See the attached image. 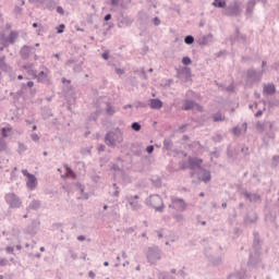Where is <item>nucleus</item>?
Wrapping results in <instances>:
<instances>
[{
  "mask_svg": "<svg viewBox=\"0 0 279 279\" xmlns=\"http://www.w3.org/2000/svg\"><path fill=\"white\" fill-rule=\"evenodd\" d=\"M278 162H279V156H274L272 157V167H278Z\"/></svg>",
  "mask_w": 279,
  "mask_h": 279,
  "instance_id": "nucleus-53",
  "label": "nucleus"
},
{
  "mask_svg": "<svg viewBox=\"0 0 279 279\" xmlns=\"http://www.w3.org/2000/svg\"><path fill=\"white\" fill-rule=\"evenodd\" d=\"M22 12H23V9L21 7H19V5H15L14 13L15 14H22Z\"/></svg>",
  "mask_w": 279,
  "mask_h": 279,
  "instance_id": "nucleus-56",
  "label": "nucleus"
},
{
  "mask_svg": "<svg viewBox=\"0 0 279 279\" xmlns=\"http://www.w3.org/2000/svg\"><path fill=\"white\" fill-rule=\"evenodd\" d=\"M253 250H254V253H251L248 258V265L251 266H254L256 265V263L260 262V244L256 235L253 242Z\"/></svg>",
  "mask_w": 279,
  "mask_h": 279,
  "instance_id": "nucleus-5",
  "label": "nucleus"
},
{
  "mask_svg": "<svg viewBox=\"0 0 279 279\" xmlns=\"http://www.w3.org/2000/svg\"><path fill=\"white\" fill-rule=\"evenodd\" d=\"M101 113V111L97 110L96 112L92 113L89 116V121H97V119H99V114Z\"/></svg>",
  "mask_w": 279,
  "mask_h": 279,
  "instance_id": "nucleus-36",
  "label": "nucleus"
},
{
  "mask_svg": "<svg viewBox=\"0 0 279 279\" xmlns=\"http://www.w3.org/2000/svg\"><path fill=\"white\" fill-rule=\"evenodd\" d=\"M146 258L149 265H156L162 258V251L158 246H150L146 251Z\"/></svg>",
  "mask_w": 279,
  "mask_h": 279,
  "instance_id": "nucleus-2",
  "label": "nucleus"
},
{
  "mask_svg": "<svg viewBox=\"0 0 279 279\" xmlns=\"http://www.w3.org/2000/svg\"><path fill=\"white\" fill-rule=\"evenodd\" d=\"M241 5H243L241 0H233L225 8L223 14L226 16H239L241 14Z\"/></svg>",
  "mask_w": 279,
  "mask_h": 279,
  "instance_id": "nucleus-3",
  "label": "nucleus"
},
{
  "mask_svg": "<svg viewBox=\"0 0 279 279\" xmlns=\"http://www.w3.org/2000/svg\"><path fill=\"white\" fill-rule=\"evenodd\" d=\"M159 279H175V277H173L167 272H160Z\"/></svg>",
  "mask_w": 279,
  "mask_h": 279,
  "instance_id": "nucleus-38",
  "label": "nucleus"
},
{
  "mask_svg": "<svg viewBox=\"0 0 279 279\" xmlns=\"http://www.w3.org/2000/svg\"><path fill=\"white\" fill-rule=\"evenodd\" d=\"M146 205L155 208L157 213H162V210H165V203L162 202V197H160L158 194L150 195L146 199Z\"/></svg>",
  "mask_w": 279,
  "mask_h": 279,
  "instance_id": "nucleus-4",
  "label": "nucleus"
},
{
  "mask_svg": "<svg viewBox=\"0 0 279 279\" xmlns=\"http://www.w3.org/2000/svg\"><path fill=\"white\" fill-rule=\"evenodd\" d=\"M128 202L132 210H141V203H138V195L129 196Z\"/></svg>",
  "mask_w": 279,
  "mask_h": 279,
  "instance_id": "nucleus-14",
  "label": "nucleus"
},
{
  "mask_svg": "<svg viewBox=\"0 0 279 279\" xmlns=\"http://www.w3.org/2000/svg\"><path fill=\"white\" fill-rule=\"evenodd\" d=\"M64 24H60L58 27H57V34H64Z\"/></svg>",
  "mask_w": 279,
  "mask_h": 279,
  "instance_id": "nucleus-47",
  "label": "nucleus"
},
{
  "mask_svg": "<svg viewBox=\"0 0 279 279\" xmlns=\"http://www.w3.org/2000/svg\"><path fill=\"white\" fill-rule=\"evenodd\" d=\"M101 58H102L104 60H108V59L110 58V52H109L108 50L105 51V52H102Z\"/></svg>",
  "mask_w": 279,
  "mask_h": 279,
  "instance_id": "nucleus-55",
  "label": "nucleus"
},
{
  "mask_svg": "<svg viewBox=\"0 0 279 279\" xmlns=\"http://www.w3.org/2000/svg\"><path fill=\"white\" fill-rule=\"evenodd\" d=\"M132 23H133L132 19L124 16L121 20H119L118 27H120V29H123V27H130Z\"/></svg>",
  "mask_w": 279,
  "mask_h": 279,
  "instance_id": "nucleus-17",
  "label": "nucleus"
},
{
  "mask_svg": "<svg viewBox=\"0 0 279 279\" xmlns=\"http://www.w3.org/2000/svg\"><path fill=\"white\" fill-rule=\"evenodd\" d=\"M213 119L215 123H219V121H226V116L221 114V112H217L213 114Z\"/></svg>",
  "mask_w": 279,
  "mask_h": 279,
  "instance_id": "nucleus-28",
  "label": "nucleus"
},
{
  "mask_svg": "<svg viewBox=\"0 0 279 279\" xmlns=\"http://www.w3.org/2000/svg\"><path fill=\"white\" fill-rule=\"evenodd\" d=\"M233 134L234 136H240L241 135V129L239 126L233 128Z\"/></svg>",
  "mask_w": 279,
  "mask_h": 279,
  "instance_id": "nucleus-51",
  "label": "nucleus"
},
{
  "mask_svg": "<svg viewBox=\"0 0 279 279\" xmlns=\"http://www.w3.org/2000/svg\"><path fill=\"white\" fill-rule=\"evenodd\" d=\"M241 154H243V156H250V147L242 146L241 147Z\"/></svg>",
  "mask_w": 279,
  "mask_h": 279,
  "instance_id": "nucleus-40",
  "label": "nucleus"
},
{
  "mask_svg": "<svg viewBox=\"0 0 279 279\" xmlns=\"http://www.w3.org/2000/svg\"><path fill=\"white\" fill-rule=\"evenodd\" d=\"M243 195L246 199H250L251 202H258V199H260V195L252 194L247 191L243 192Z\"/></svg>",
  "mask_w": 279,
  "mask_h": 279,
  "instance_id": "nucleus-23",
  "label": "nucleus"
},
{
  "mask_svg": "<svg viewBox=\"0 0 279 279\" xmlns=\"http://www.w3.org/2000/svg\"><path fill=\"white\" fill-rule=\"evenodd\" d=\"M213 7L214 8H225L226 7V0H214Z\"/></svg>",
  "mask_w": 279,
  "mask_h": 279,
  "instance_id": "nucleus-33",
  "label": "nucleus"
},
{
  "mask_svg": "<svg viewBox=\"0 0 279 279\" xmlns=\"http://www.w3.org/2000/svg\"><path fill=\"white\" fill-rule=\"evenodd\" d=\"M105 143L108 147H117V145H121V143H123V131L116 128L113 131L107 132Z\"/></svg>",
  "mask_w": 279,
  "mask_h": 279,
  "instance_id": "nucleus-1",
  "label": "nucleus"
},
{
  "mask_svg": "<svg viewBox=\"0 0 279 279\" xmlns=\"http://www.w3.org/2000/svg\"><path fill=\"white\" fill-rule=\"evenodd\" d=\"M184 43L185 45H193L195 43V37H193V35H187L184 38Z\"/></svg>",
  "mask_w": 279,
  "mask_h": 279,
  "instance_id": "nucleus-34",
  "label": "nucleus"
},
{
  "mask_svg": "<svg viewBox=\"0 0 279 279\" xmlns=\"http://www.w3.org/2000/svg\"><path fill=\"white\" fill-rule=\"evenodd\" d=\"M22 69H24V71H26V73L31 75L33 80L36 77V74L38 73L36 70H34V64L32 63L23 65Z\"/></svg>",
  "mask_w": 279,
  "mask_h": 279,
  "instance_id": "nucleus-20",
  "label": "nucleus"
},
{
  "mask_svg": "<svg viewBox=\"0 0 279 279\" xmlns=\"http://www.w3.org/2000/svg\"><path fill=\"white\" fill-rule=\"evenodd\" d=\"M163 149H166V151H171L173 149V141H171L170 138H165Z\"/></svg>",
  "mask_w": 279,
  "mask_h": 279,
  "instance_id": "nucleus-26",
  "label": "nucleus"
},
{
  "mask_svg": "<svg viewBox=\"0 0 279 279\" xmlns=\"http://www.w3.org/2000/svg\"><path fill=\"white\" fill-rule=\"evenodd\" d=\"M263 73H265V70H263L260 72H256V70H254V69L247 70L246 86H254V84H256V82H260V80H263Z\"/></svg>",
  "mask_w": 279,
  "mask_h": 279,
  "instance_id": "nucleus-6",
  "label": "nucleus"
},
{
  "mask_svg": "<svg viewBox=\"0 0 279 279\" xmlns=\"http://www.w3.org/2000/svg\"><path fill=\"white\" fill-rule=\"evenodd\" d=\"M17 39H19V32L11 31L7 39H4V47H10V45H14V43H16Z\"/></svg>",
  "mask_w": 279,
  "mask_h": 279,
  "instance_id": "nucleus-11",
  "label": "nucleus"
},
{
  "mask_svg": "<svg viewBox=\"0 0 279 279\" xmlns=\"http://www.w3.org/2000/svg\"><path fill=\"white\" fill-rule=\"evenodd\" d=\"M147 154H154V145H149L146 147Z\"/></svg>",
  "mask_w": 279,
  "mask_h": 279,
  "instance_id": "nucleus-60",
  "label": "nucleus"
},
{
  "mask_svg": "<svg viewBox=\"0 0 279 279\" xmlns=\"http://www.w3.org/2000/svg\"><path fill=\"white\" fill-rule=\"evenodd\" d=\"M263 93L264 95H274V93H276V85H274V83L264 85Z\"/></svg>",
  "mask_w": 279,
  "mask_h": 279,
  "instance_id": "nucleus-19",
  "label": "nucleus"
},
{
  "mask_svg": "<svg viewBox=\"0 0 279 279\" xmlns=\"http://www.w3.org/2000/svg\"><path fill=\"white\" fill-rule=\"evenodd\" d=\"M39 226H40V221L33 220L32 226L27 228V233L28 234H36V232H38V227Z\"/></svg>",
  "mask_w": 279,
  "mask_h": 279,
  "instance_id": "nucleus-22",
  "label": "nucleus"
},
{
  "mask_svg": "<svg viewBox=\"0 0 279 279\" xmlns=\"http://www.w3.org/2000/svg\"><path fill=\"white\" fill-rule=\"evenodd\" d=\"M197 178L198 180H201V182H205V183L210 182L211 180L210 171L204 168H201V170L197 173Z\"/></svg>",
  "mask_w": 279,
  "mask_h": 279,
  "instance_id": "nucleus-12",
  "label": "nucleus"
},
{
  "mask_svg": "<svg viewBox=\"0 0 279 279\" xmlns=\"http://www.w3.org/2000/svg\"><path fill=\"white\" fill-rule=\"evenodd\" d=\"M123 3V0H111V5L113 8H117L118 5H121Z\"/></svg>",
  "mask_w": 279,
  "mask_h": 279,
  "instance_id": "nucleus-44",
  "label": "nucleus"
},
{
  "mask_svg": "<svg viewBox=\"0 0 279 279\" xmlns=\"http://www.w3.org/2000/svg\"><path fill=\"white\" fill-rule=\"evenodd\" d=\"M31 138H32V141H34V143L40 142V136H38V134H36V133L31 134Z\"/></svg>",
  "mask_w": 279,
  "mask_h": 279,
  "instance_id": "nucleus-42",
  "label": "nucleus"
},
{
  "mask_svg": "<svg viewBox=\"0 0 279 279\" xmlns=\"http://www.w3.org/2000/svg\"><path fill=\"white\" fill-rule=\"evenodd\" d=\"M149 108L151 110H160V108H162V100L159 98H151L149 100Z\"/></svg>",
  "mask_w": 279,
  "mask_h": 279,
  "instance_id": "nucleus-16",
  "label": "nucleus"
},
{
  "mask_svg": "<svg viewBox=\"0 0 279 279\" xmlns=\"http://www.w3.org/2000/svg\"><path fill=\"white\" fill-rule=\"evenodd\" d=\"M153 23L156 26L160 25V19L159 17H154Z\"/></svg>",
  "mask_w": 279,
  "mask_h": 279,
  "instance_id": "nucleus-64",
  "label": "nucleus"
},
{
  "mask_svg": "<svg viewBox=\"0 0 279 279\" xmlns=\"http://www.w3.org/2000/svg\"><path fill=\"white\" fill-rule=\"evenodd\" d=\"M245 38H246L245 35H241L240 33H238L236 40L245 43Z\"/></svg>",
  "mask_w": 279,
  "mask_h": 279,
  "instance_id": "nucleus-52",
  "label": "nucleus"
},
{
  "mask_svg": "<svg viewBox=\"0 0 279 279\" xmlns=\"http://www.w3.org/2000/svg\"><path fill=\"white\" fill-rule=\"evenodd\" d=\"M8 132H12V129L11 128H2L1 129V135L3 140L8 138Z\"/></svg>",
  "mask_w": 279,
  "mask_h": 279,
  "instance_id": "nucleus-35",
  "label": "nucleus"
},
{
  "mask_svg": "<svg viewBox=\"0 0 279 279\" xmlns=\"http://www.w3.org/2000/svg\"><path fill=\"white\" fill-rule=\"evenodd\" d=\"M174 219H177V221H182L184 219V216H182V214H178L174 215Z\"/></svg>",
  "mask_w": 279,
  "mask_h": 279,
  "instance_id": "nucleus-62",
  "label": "nucleus"
},
{
  "mask_svg": "<svg viewBox=\"0 0 279 279\" xmlns=\"http://www.w3.org/2000/svg\"><path fill=\"white\" fill-rule=\"evenodd\" d=\"M22 174H23L25 178H29V175H33L32 173H29V171H27V169H23V170H22Z\"/></svg>",
  "mask_w": 279,
  "mask_h": 279,
  "instance_id": "nucleus-61",
  "label": "nucleus"
},
{
  "mask_svg": "<svg viewBox=\"0 0 279 279\" xmlns=\"http://www.w3.org/2000/svg\"><path fill=\"white\" fill-rule=\"evenodd\" d=\"M0 40H1L2 45H3V47H5V40H8V37H5V34L0 33Z\"/></svg>",
  "mask_w": 279,
  "mask_h": 279,
  "instance_id": "nucleus-49",
  "label": "nucleus"
},
{
  "mask_svg": "<svg viewBox=\"0 0 279 279\" xmlns=\"http://www.w3.org/2000/svg\"><path fill=\"white\" fill-rule=\"evenodd\" d=\"M135 108H147V104L145 102H142V101H137L136 105H135Z\"/></svg>",
  "mask_w": 279,
  "mask_h": 279,
  "instance_id": "nucleus-50",
  "label": "nucleus"
},
{
  "mask_svg": "<svg viewBox=\"0 0 279 279\" xmlns=\"http://www.w3.org/2000/svg\"><path fill=\"white\" fill-rule=\"evenodd\" d=\"M191 59L189 57H183L182 58V64H185V66H189L191 64Z\"/></svg>",
  "mask_w": 279,
  "mask_h": 279,
  "instance_id": "nucleus-43",
  "label": "nucleus"
},
{
  "mask_svg": "<svg viewBox=\"0 0 279 279\" xmlns=\"http://www.w3.org/2000/svg\"><path fill=\"white\" fill-rule=\"evenodd\" d=\"M35 52H36V48L28 45H24L20 50V56L22 60H29V56H32Z\"/></svg>",
  "mask_w": 279,
  "mask_h": 279,
  "instance_id": "nucleus-10",
  "label": "nucleus"
},
{
  "mask_svg": "<svg viewBox=\"0 0 279 279\" xmlns=\"http://www.w3.org/2000/svg\"><path fill=\"white\" fill-rule=\"evenodd\" d=\"M65 169V178H72V180H75L77 178V174L69 167V165L64 166Z\"/></svg>",
  "mask_w": 279,
  "mask_h": 279,
  "instance_id": "nucleus-25",
  "label": "nucleus"
},
{
  "mask_svg": "<svg viewBox=\"0 0 279 279\" xmlns=\"http://www.w3.org/2000/svg\"><path fill=\"white\" fill-rule=\"evenodd\" d=\"M34 80H37L39 84H51V78L49 77V69L37 73Z\"/></svg>",
  "mask_w": 279,
  "mask_h": 279,
  "instance_id": "nucleus-9",
  "label": "nucleus"
},
{
  "mask_svg": "<svg viewBox=\"0 0 279 279\" xmlns=\"http://www.w3.org/2000/svg\"><path fill=\"white\" fill-rule=\"evenodd\" d=\"M202 162L204 161L199 158L189 157V165L192 171L195 169H202Z\"/></svg>",
  "mask_w": 279,
  "mask_h": 279,
  "instance_id": "nucleus-13",
  "label": "nucleus"
},
{
  "mask_svg": "<svg viewBox=\"0 0 279 279\" xmlns=\"http://www.w3.org/2000/svg\"><path fill=\"white\" fill-rule=\"evenodd\" d=\"M29 3H34L35 5H43L45 0H28Z\"/></svg>",
  "mask_w": 279,
  "mask_h": 279,
  "instance_id": "nucleus-45",
  "label": "nucleus"
},
{
  "mask_svg": "<svg viewBox=\"0 0 279 279\" xmlns=\"http://www.w3.org/2000/svg\"><path fill=\"white\" fill-rule=\"evenodd\" d=\"M170 199H171V205H169V208H173L174 210H180L181 213H184V210H186V202H184V198L171 196Z\"/></svg>",
  "mask_w": 279,
  "mask_h": 279,
  "instance_id": "nucleus-8",
  "label": "nucleus"
},
{
  "mask_svg": "<svg viewBox=\"0 0 279 279\" xmlns=\"http://www.w3.org/2000/svg\"><path fill=\"white\" fill-rule=\"evenodd\" d=\"M232 278H235V279H245V274H243V275H241V274L231 275V276H229L228 279H232Z\"/></svg>",
  "mask_w": 279,
  "mask_h": 279,
  "instance_id": "nucleus-41",
  "label": "nucleus"
},
{
  "mask_svg": "<svg viewBox=\"0 0 279 279\" xmlns=\"http://www.w3.org/2000/svg\"><path fill=\"white\" fill-rule=\"evenodd\" d=\"M186 128H189V124H182V125L179 128V132H181V134H184V132H186Z\"/></svg>",
  "mask_w": 279,
  "mask_h": 279,
  "instance_id": "nucleus-54",
  "label": "nucleus"
},
{
  "mask_svg": "<svg viewBox=\"0 0 279 279\" xmlns=\"http://www.w3.org/2000/svg\"><path fill=\"white\" fill-rule=\"evenodd\" d=\"M195 108V101L193 100H185L182 110H193Z\"/></svg>",
  "mask_w": 279,
  "mask_h": 279,
  "instance_id": "nucleus-27",
  "label": "nucleus"
},
{
  "mask_svg": "<svg viewBox=\"0 0 279 279\" xmlns=\"http://www.w3.org/2000/svg\"><path fill=\"white\" fill-rule=\"evenodd\" d=\"M73 71H74V73L82 72V63H78V64L74 65Z\"/></svg>",
  "mask_w": 279,
  "mask_h": 279,
  "instance_id": "nucleus-46",
  "label": "nucleus"
},
{
  "mask_svg": "<svg viewBox=\"0 0 279 279\" xmlns=\"http://www.w3.org/2000/svg\"><path fill=\"white\" fill-rule=\"evenodd\" d=\"M213 40V34L204 35L203 37L198 38L197 43L201 47L208 45Z\"/></svg>",
  "mask_w": 279,
  "mask_h": 279,
  "instance_id": "nucleus-18",
  "label": "nucleus"
},
{
  "mask_svg": "<svg viewBox=\"0 0 279 279\" xmlns=\"http://www.w3.org/2000/svg\"><path fill=\"white\" fill-rule=\"evenodd\" d=\"M231 151H232L231 149H228V156L230 158L233 157V162H240L241 159H239V148L233 147V155Z\"/></svg>",
  "mask_w": 279,
  "mask_h": 279,
  "instance_id": "nucleus-24",
  "label": "nucleus"
},
{
  "mask_svg": "<svg viewBox=\"0 0 279 279\" xmlns=\"http://www.w3.org/2000/svg\"><path fill=\"white\" fill-rule=\"evenodd\" d=\"M8 265V259L7 258H0V267H5Z\"/></svg>",
  "mask_w": 279,
  "mask_h": 279,
  "instance_id": "nucleus-58",
  "label": "nucleus"
},
{
  "mask_svg": "<svg viewBox=\"0 0 279 279\" xmlns=\"http://www.w3.org/2000/svg\"><path fill=\"white\" fill-rule=\"evenodd\" d=\"M227 93H234V83H231L226 87Z\"/></svg>",
  "mask_w": 279,
  "mask_h": 279,
  "instance_id": "nucleus-48",
  "label": "nucleus"
},
{
  "mask_svg": "<svg viewBox=\"0 0 279 279\" xmlns=\"http://www.w3.org/2000/svg\"><path fill=\"white\" fill-rule=\"evenodd\" d=\"M131 128H132V130H134V132H141V123H138V122H133L131 124Z\"/></svg>",
  "mask_w": 279,
  "mask_h": 279,
  "instance_id": "nucleus-39",
  "label": "nucleus"
},
{
  "mask_svg": "<svg viewBox=\"0 0 279 279\" xmlns=\"http://www.w3.org/2000/svg\"><path fill=\"white\" fill-rule=\"evenodd\" d=\"M77 189L83 197V199H88V194L84 192V185L80 182L76 183Z\"/></svg>",
  "mask_w": 279,
  "mask_h": 279,
  "instance_id": "nucleus-30",
  "label": "nucleus"
},
{
  "mask_svg": "<svg viewBox=\"0 0 279 279\" xmlns=\"http://www.w3.org/2000/svg\"><path fill=\"white\" fill-rule=\"evenodd\" d=\"M4 201L7 202L9 208H21L23 206V201L15 193H8L4 196Z\"/></svg>",
  "mask_w": 279,
  "mask_h": 279,
  "instance_id": "nucleus-7",
  "label": "nucleus"
},
{
  "mask_svg": "<svg viewBox=\"0 0 279 279\" xmlns=\"http://www.w3.org/2000/svg\"><path fill=\"white\" fill-rule=\"evenodd\" d=\"M58 14L64 15V9L62 7H57Z\"/></svg>",
  "mask_w": 279,
  "mask_h": 279,
  "instance_id": "nucleus-63",
  "label": "nucleus"
},
{
  "mask_svg": "<svg viewBox=\"0 0 279 279\" xmlns=\"http://www.w3.org/2000/svg\"><path fill=\"white\" fill-rule=\"evenodd\" d=\"M26 186L27 189H29L31 191H34V189L36 186H38V181L36 179V175L32 174L27 178V181H26Z\"/></svg>",
  "mask_w": 279,
  "mask_h": 279,
  "instance_id": "nucleus-15",
  "label": "nucleus"
},
{
  "mask_svg": "<svg viewBox=\"0 0 279 279\" xmlns=\"http://www.w3.org/2000/svg\"><path fill=\"white\" fill-rule=\"evenodd\" d=\"M106 112L107 114H109V117H112L117 111L114 110V107H112L110 102H107Z\"/></svg>",
  "mask_w": 279,
  "mask_h": 279,
  "instance_id": "nucleus-31",
  "label": "nucleus"
},
{
  "mask_svg": "<svg viewBox=\"0 0 279 279\" xmlns=\"http://www.w3.org/2000/svg\"><path fill=\"white\" fill-rule=\"evenodd\" d=\"M189 163L186 161H183L180 163V169L184 170V169H189Z\"/></svg>",
  "mask_w": 279,
  "mask_h": 279,
  "instance_id": "nucleus-57",
  "label": "nucleus"
},
{
  "mask_svg": "<svg viewBox=\"0 0 279 279\" xmlns=\"http://www.w3.org/2000/svg\"><path fill=\"white\" fill-rule=\"evenodd\" d=\"M8 149V143H5V140L0 138V151H5Z\"/></svg>",
  "mask_w": 279,
  "mask_h": 279,
  "instance_id": "nucleus-37",
  "label": "nucleus"
},
{
  "mask_svg": "<svg viewBox=\"0 0 279 279\" xmlns=\"http://www.w3.org/2000/svg\"><path fill=\"white\" fill-rule=\"evenodd\" d=\"M257 3V0H248L246 3V16H252V13L254 12V8Z\"/></svg>",
  "mask_w": 279,
  "mask_h": 279,
  "instance_id": "nucleus-21",
  "label": "nucleus"
},
{
  "mask_svg": "<svg viewBox=\"0 0 279 279\" xmlns=\"http://www.w3.org/2000/svg\"><path fill=\"white\" fill-rule=\"evenodd\" d=\"M256 219H258L256 214H252V215L246 216L244 221L246 223H254V221H256Z\"/></svg>",
  "mask_w": 279,
  "mask_h": 279,
  "instance_id": "nucleus-32",
  "label": "nucleus"
},
{
  "mask_svg": "<svg viewBox=\"0 0 279 279\" xmlns=\"http://www.w3.org/2000/svg\"><path fill=\"white\" fill-rule=\"evenodd\" d=\"M28 208L31 210H38V208H40V201H32L31 204L28 205Z\"/></svg>",
  "mask_w": 279,
  "mask_h": 279,
  "instance_id": "nucleus-29",
  "label": "nucleus"
},
{
  "mask_svg": "<svg viewBox=\"0 0 279 279\" xmlns=\"http://www.w3.org/2000/svg\"><path fill=\"white\" fill-rule=\"evenodd\" d=\"M5 66V57H0V69H3Z\"/></svg>",
  "mask_w": 279,
  "mask_h": 279,
  "instance_id": "nucleus-59",
  "label": "nucleus"
}]
</instances>
